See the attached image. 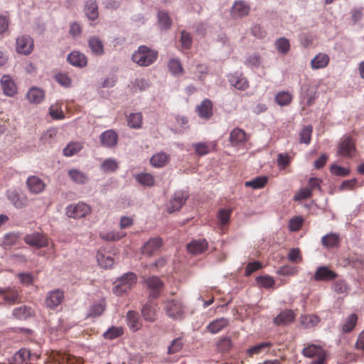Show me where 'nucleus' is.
<instances>
[{
  "instance_id": "338daca9",
  "label": "nucleus",
  "mask_w": 364,
  "mask_h": 364,
  "mask_svg": "<svg viewBox=\"0 0 364 364\" xmlns=\"http://www.w3.org/2000/svg\"><path fill=\"white\" fill-rule=\"evenodd\" d=\"M312 193L307 187L302 188L299 190L294 196L295 201L304 200L311 198Z\"/></svg>"
},
{
  "instance_id": "393cba45",
  "label": "nucleus",
  "mask_w": 364,
  "mask_h": 364,
  "mask_svg": "<svg viewBox=\"0 0 364 364\" xmlns=\"http://www.w3.org/2000/svg\"><path fill=\"white\" fill-rule=\"evenodd\" d=\"M127 323L130 330L134 332L137 331L142 326L138 313L134 311H129L127 312Z\"/></svg>"
},
{
  "instance_id": "7c9ffc66",
  "label": "nucleus",
  "mask_w": 364,
  "mask_h": 364,
  "mask_svg": "<svg viewBox=\"0 0 364 364\" xmlns=\"http://www.w3.org/2000/svg\"><path fill=\"white\" fill-rule=\"evenodd\" d=\"M321 243L327 248L338 247L340 243V237L336 233H329L322 237Z\"/></svg>"
},
{
  "instance_id": "bf43d9fd",
  "label": "nucleus",
  "mask_w": 364,
  "mask_h": 364,
  "mask_svg": "<svg viewBox=\"0 0 364 364\" xmlns=\"http://www.w3.org/2000/svg\"><path fill=\"white\" fill-rule=\"evenodd\" d=\"M183 346V339L182 337H178L172 341L171 345L168 346V353L169 354H174L180 351Z\"/></svg>"
},
{
  "instance_id": "a211bd4d",
  "label": "nucleus",
  "mask_w": 364,
  "mask_h": 364,
  "mask_svg": "<svg viewBox=\"0 0 364 364\" xmlns=\"http://www.w3.org/2000/svg\"><path fill=\"white\" fill-rule=\"evenodd\" d=\"M6 197L8 200L17 208L26 207L27 204V198L21 197L14 190H8L6 191Z\"/></svg>"
},
{
  "instance_id": "20e7f679",
  "label": "nucleus",
  "mask_w": 364,
  "mask_h": 364,
  "mask_svg": "<svg viewBox=\"0 0 364 364\" xmlns=\"http://www.w3.org/2000/svg\"><path fill=\"white\" fill-rule=\"evenodd\" d=\"M90 213V206L83 202L71 204L66 208L67 215L75 219L84 218Z\"/></svg>"
},
{
  "instance_id": "4be33fe9",
  "label": "nucleus",
  "mask_w": 364,
  "mask_h": 364,
  "mask_svg": "<svg viewBox=\"0 0 364 364\" xmlns=\"http://www.w3.org/2000/svg\"><path fill=\"white\" fill-rule=\"evenodd\" d=\"M146 283L148 287L151 290V296L154 298H157L164 286L161 279L157 277H151L146 279Z\"/></svg>"
},
{
  "instance_id": "6e6552de",
  "label": "nucleus",
  "mask_w": 364,
  "mask_h": 364,
  "mask_svg": "<svg viewBox=\"0 0 364 364\" xmlns=\"http://www.w3.org/2000/svg\"><path fill=\"white\" fill-rule=\"evenodd\" d=\"M64 299V292L60 289H55L48 293L45 303L48 308L55 309Z\"/></svg>"
},
{
  "instance_id": "f257e3e1",
  "label": "nucleus",
  "mask_w": 364,
  "mask_h": 364,
  "mask_svg": "<svg viewBox=\"0 0 364 364\" xmlns=\"http://www.w3.org/2000/svg\"><path fill=\"white\" fill-rule=\"evenodd\" d=\"M164 309L166 315L173 319H182L186 312V306L180 297L167 299Z\"/></svg>"
},
{
  "instance_id": "2eb2a0df",
  "label": "nucleus",
  "mask_w": 364,
  "mask_h": 364,
  "mask_svg": "<svg viewBox=\"0 0 364 364\" xmlns=\"http://www.w3.org/2000/svg\"><path fill=\"white\" fill-rule=\"evenodd\" d=\"M100 139L102 146L112 148L117 145L118 135L114 130L109 129L100 134Z\"/></svg>"
},
{
  "instance_id": "f704fd0d",
  "label": "nucleus",
  "mask_w": 364,
  "mask_h": 364,
  "mask_svg": "<svg viewBox=\"0 0 364 364\" xmlns=\"http://www.w3.org/2000/svg\"><path fill=\"white\" fill-rule=\"evenodd\" d=\"M143 116L141 112L131 113L127 118V124L130 128L140 129L142 127Z\"/></svg>"
},
{
  "instance_id": "39448f33",
  "label": "nucleus",
  "mask_w": 364,
  "mask_h": 364,
  "mask_svg": "<svg viewBox=\"0 0 364 364\" xmlns=\"http://www.w3.org/2000/svg\"><path fill=\"white\" fill-rule=\"evenodd\" d=\"M303 354L306 357L316 358L311 364H323L326 358L325 350L318 346L310 345L304 348Z\"/></svg>"
},
{
  "instance_id": "a878e982",
  "label": "nucleus",
  "mask_w": 364,
  "mask_h": 364,
  "mask_svg": "<svg viewBox=\"0 0 364 364\" xmlns=\"http://www.w3.org/2000/svg\"><path fill=\"white\" fill-rule=\"evenodd\" d=\"M162 240L159 237L150 239L143 247V252L151 255L159 250Z\"/></svg>"
},
{
  "instance_id": "2f4dec72",
  "label": "nucleus",
  "mask_w": 364,
  "mask_h": 364,
  "mask_svg": "<svg viewBox=\"0 0 364 364\" xmlns=\"http://www.w3.org/2000/svg\"><path fill=\"white\" fill-rule=\"evenodd\" d=\"M85 13L89 20L94 21L98 18V8L95 1L90 0L86 2Z\"/></svg>"
},
{
  "instance_id": "680f3d73",
  "label": "nucleus",
  "mask_w": 364,
  "mask_h": 364,
  "mask_svg": "<svg viewBox=\"0 0 364 364\" xmlns=\"http://www.w3.org/2000/svg\"><path fill=\"white\" fill-rule=\"evenodd\" d=\"M288 259L294 263H300L303 258L299 248H292L287 255Z\"/></svg>"
},
{
  "instance_id": "f03ea898",
  "label": "nucleus",
  "mask_w": 364,
  "mask_h": 364,
  "mask_svg": "<svg viewBox=\"0 0 364 364\" xmlns=\"http://www.w3.org/2000/svg\"><path fill=\"white\" fill-rule=\"evenodd\" d=\"M158 57V52L151 50L147 46H141L132 56V60L140 66H149L151 65Z\"/></svg>"
},
{
  "instance_id": "e2e57ef3",
  "label": "nucleus",
  "mask_w": 364,
  "mask_h": 364,
  "mask_svg": "<svg viewBox=\"0 0 364 364\" xmlns=\"http://www.w3.org/2000/svg\"><path fill=\"white\" fill-rule=\"evenodd\" d=\"M333 290L337 294H348L349 288L343 279H338L333 283Z\"/></svg>"
},
{
  "instance_id": "412c9836",
  "label": "nucleus",
  "mask_w": 364,
  "mask_h": 364,
  "mask_svg": "<svg viewBox=\"0 0 364 364\" xmlns=\"http://www.w3.org/2000/svg\"><path fill=\"white\" fill-rule=\"evenodd\" d=\"M170 156L164 152L154 154L150 159V164L155 168H162L168 164Z\"/></svg>"
},
{
  "instance_id": "79ce46f5",
  "label": "nucleus",
  "mask_w": 364,
  "mask_h": 364,
  "mask_svg": "<svg viewBox=\"0 0 364 364\" xmlns=\"http://www.w3.org/2000/svg\"><path fill=\"white\" fill-rule=\"evenodd\" d=\"M124 334L122 327L112 326L107 329L103 334L105 339L113 340L122 336Z\"/></svg>"
},
{
  "instance_id": "ddd939ff",
  "label": "nucleus",
  "mask_w": 364,
  "mask_h": 364,
  "mask_svg": "<svg viewBox=\"0 0 364 364\" xmlns=\"http://www.w3.org/2000/svg\"><path fill=\"white\" fill-rule=\"evenodd\" d=\"M26 186L29 191L34 194H38L43 192L46 188V184L43 181L36 176L28 177Z\"/></svg>"
},
{
  "instance_id": "4468645a",
  "label": "nucleus",
  "mask_w": 364,
  "mask_h": 364,
  "mask_svg": "<svg viewBox=\"0 0 364 364\" xmlns=\"http://www.w3.org/2000/svg\"><path fill=\"white\" fill-rule=\"evenodd\" d=\"M196 112L200 118L208 120L213 116V103L208 100H204L200 105L196 107Z\"/></svg>"
},
{
  "instance_id": "0e129e2a",
  "label": "nucleus",
  "mask_w": 364,
  "mask_h": 364,
  "mask_svg": "<svg viewBox=\"0 0 364 364\" xmlns=\"http://www.w3.org/2000/svg\"><path fill=\"white\" fill-rule=\"evenodd\" d=\"M298 269L290 265L282 266L277 271V274L282 276H294L296 275Z\"/></svg>"
},
{
  "instance_id": "6ab92c4d",
  "label": "nucleus",
  "mask_w": 364,
  "mask_h": 364,
  "mask_svg": "<svg viewBox=\"0 0 364 364\" xmlns=\"http://www.w3.org/2000/svg\"><path fill=\"white\" fill-rule=\"evenodd\" d=\"M295 314L291 310H285L274 318V323L277 326H286L294 321Z\"/></svg>"
},
{
  "instance_id": "1a4fd4ad",
  "label": "nucleus",
  "mask_w": 364,
  "mask_h": 364,
  "mask_svg": "<svg viewBox=\"0 0 364 364\" xmlns=\"http://www.w3.org/2000/svg\"><path fill=\"white\" fill-rule=\"evenodd\" d=\"M24 241L28 245L38 248L44 247L48 245L47 237L38 232L26 235L24 237Z\"/></svg>"
},
{
  "instance_id": "b1692460",
  "label": "nucleus",
  "mask_w": 364,
  "mask_h": 364,
  "mask_svg": "<svg viewBox=\"0 0 364 364\" xmlns=\"http://www.w3.org/2000/svg\"><path fill=\"white\" fill-rule=\"evenodd\" d=\"M157 306L156 304L146 303L141 309L144 320L153 322L156 319Z\"/></svg>"
},
{
  "instance_id": "c756f323",
  "label": "nucleus",
  "mask_w": 364,
  "mask_h": 364,
  "mask_svg": "<svg viewBox=\"0 0 364 364\" xmlns=\"http://www.w3.org/2000/svg\"><path fill=\"white\" fill-rule=\"evenodd\" d=\"M247 141L246 133L240 128L233 129L230 134V141L233 145L245 143Z\"/></svg>"
},
{
  "instance_id": "de8ad7c7",
  "label": "nucleus",
  "mask_w": 364,
  "mask_h": 364,
  "mask_svg": "<svg viewBox=\"0 0 364 364\" xmlns=\"http://www.w3.org/2000/svg\"><path fill=\"white\" fill-rule=\"evenodd\" d=\"M126 235L124 232L112 231L109 232L100 233V237L105 241H117L123 238Z\"/></svg>"
},
{
  "instance_id": "423d86ee",
  "label": "nucleus",
  "mask_w": 364,
  "mask_h": 364,
  "mask_svg": "<svg viewBox=\"0 0 364 364\" xmlns=\"http://www.w3.org/2000/svg\"><path fill=\"white\" fill-rule=\"evenodd\" d=\"M33 49V39L26 35H23L17 38L16 41V50L17 53L23 55L30 54Z\"/></svg>"
},
{
  "instance_id": "f8f14e48",
  "label": "nucleus",
  "mask_w": 364,
  "mask_h": 364,
  "mask_svg": "<svg viewBox=\"0 0 364 364\" xmlns=\"http://www.w3.org/2000/svg\"><path fill=\"white\" fill-rule=\"evenodd\" d=\"M228 81L231 86L239 90H245L249 87V82L242 73H235L228 75Z\"/></svg>"
},
{
  "instance_id": "c03bdc74",
  "label": "nucleus",
  "mask_w": 364,
  "mask_h": 364,
  "mask_svg": "<svg viewBox=\"0 0 364 364\" xmlns=\"http://www.w3.org/2000/svg\"><path fill=\"white\" fill-rule=\"evenodd\" d=\"M292 95L289 92L282 91L275 96L276 102L280 106H286L291 103Z\"/></svg>"
},
{
  "instance_id": "c9c22d12",
  "label": "nucleus",
  "mask_w": 364,
  "mask_h": 364,
  "mask_svg": "<svg viewBox=\"0 0 364 364\" xmlns=\"http://www.w3.org/2000/svg\"><path fill=\"white\" fill-rule=\"evenodd\" d=\"M88 44L94 54L97 55H102L104 53L103 43L97 37H91L89 39Z\"/></svg>"
},
{
  "instance_id": "5fc2aeb1",
  "label": "nucleus",
  "mask_w": 364,
  "mask_h": 364,
  "mask_svg": "<svg viewBox=\"0 0 364 364\" xmlns=\"http://www.w3.org/2000/svg\"><path fill=\"white\" fill-rule=\"evenodd\" d=\"M30 351L26 348L20 349L17 353H15L14 358L17 364H23L30 358Z\"/></svg>"
},
{
  "instance_id": "9d476101",
  "label": "nucleus",
  "mask_w": 364,
  "mask_h": 364,
  "mask_svg": "<svg viewBox=\"0 0 364 364\" xmlns=\"http://www.w3.org/2000/svg\"><path fill=\"white\" fill-rule=\"evenodd\" d=\"M337 277V273L330 269L329 267L321 266L317 268L314 279L315 281L330 282L336 279Z\"/></svg>"
},
{
  "instance_id": "58836bf2",
  "label": "nucleus",
  "mask_w": 364,
  "mask_h": 364,
  "mask_svg": "<svg viewBox=\"0 0 364 364\" xmlns=\"http://www.w3.org/2000/svg\"><path fill=\"white\" fill-rule=\"evenodd\" d=\"M68 176L72 179V181L78 184H84L87 180V176L77 169H71L68 171Z\"/></svg>"
},
{
  "instance_id": "8fccbe9b",
  "label": "nucleus",
  "mask_w": 364,
  "mask_h": 364,
  "mask_svg": "<svg viewBox=\"0 0 364 364\" xmlns=\"http://www.w3.org/2000/svg\"><path fill=\"white\" fill-rule=\"evenodd\" d=\"M136 180L143 186H152L154 184V176L147 173H141L135 176Z\"/></svg>"
},
{
  "instance_id": "774afa93",
  "label": "nucleus",
  "mask_w": 364,
  "mask_h": 364,
  "mask_svg": "<svg viewBox=\"0 0 364 364\" xmlns=\"http://www.w3.org/2000/svg\"><path fill=\"white\" fill-rule=\"evenodd\" d=\"M169 70L173 75H180L183 73V68L180 61L177 59H171L168 62Z\"/></svg>"
},
{
  "instance_id": "e433bc0d",
  "label": "nucleus",
  "mask_w": 364,
  "mask_h": 364,
  "mask_svg": "<svg viewBox=\"0 0 364 364\" xmlns=\"http://www.w3.org/2000/svg\"><path fill=\"white\" fill-rule=\"evenodd\" d=\"M83 148V143L80 141L70 142L63 149V154L66 156H72L77 154Z\"/></svg>"
},
{
  "instance_id": "dca6fc26",
  "label": "nucleus",
  "mask_w": 364,
  "mask_h": 364,
  "mask_svg": "<svg viewBox=\"0 0 364 364\" xmlns=\"http://www.w3.org/2000/svg\"><path fill=\"white\" fill-rule=\"evenodd\" d=\"M208 245L205 239L194 240L187 245V250L193 255H199L207 250Z\"/></svg>"
},
{
  "instance_id": "052dcab7",
  "label": "nucleus",
  "mask_w": 364,
  "mask_h": 364,
  "mask_svg": "<svg viewBox=\"0 0 364 364\" xmlns=\"http://www.w3.org/2000/svg\"><path fill=\"white\" fill-rule=\"evenodd\" d=\"M55 80L63 87H69L71 86L72 80L66 73H59L56 74Z\"/></svg>"
},
{
  "instance_id": "3c124183",
  "label": "nucleus",
  "mask_w": 364,
  "mask_h": 364,
  "mask_svg": "<svg viewBox=\"0 0 364 364\" xmlns=\"http://www.w3.org/2000/svg\"><path fill=\"white\" fill-rule=\"evenodd\" d=\"M158 21L161 28L168 30L171 26V20L168 14L165 11H159Z\"/></svg>"
},
{
  "instance_id": "bb28decb",
  "label": "nucleus",
  "mask_w": 364,
  "mask_h": 364,
  "mask_svg": "<svg viewBox=\"0 0 364 364\" xmlns=\"http://www.w3.org/2000/svg\"><path fill=\"white\" fill-rule=\"evenodd\" d=\"M329 57L327 54L319 53L311 61L312 69L318 70L326 68L329 63Z\"/></svg>"
},
{
  "instance_id": "603ef678",
  "label": "nucleus",
  "mask_w": 364,
  "mask_h": 364,
  "mask_svg": "<svg viewBox=\"0 0 364 364\" xmlns=\"http://www.w3.org/2000/svg\"><path fill=\"white\" fill-rule=\"evenodd\" d=\"M272 346V343L270 342H263L255 345L247 350V354L250 356H252L256 354H259L265 349H269Z\"/></svg>"
},
{
  "instance_id": "a18cd8bd",
  "label": "nucleus",
  "mask_w": 364,
  "mask_h": 364,
  "mask_svg": "<svg viewBox=\"0 0 364 364\" xmlns=\"http://www.w3.org/2000/svg\"><path fill=\"white\" fill-rule=\"evenodd\" d=\"M358 321V316L355 314H350L346 318L342 326V330L344 333L350 332L355 326Z\"/></svg>"
},
{
  "instance_id": "09e8293b",
  "label": "nucleus",
  "mask_w": 364,
  "mask_h": 364,
  "mask_svg": "<svg viewBox=\"0 0 364 364\" xmlns=\"http://www.w3.org/2000/svg\"><path fill=\"white\" fill-rule=\"evenodd\" d=\"M275 47L279 53L285 55L290 49V43L287 38L282 37L276 41Z\"/></svg>"
},
{
  "instance_id": "473e14b6",
  "label": "nucleus",
  "mask_w": 364,
  "mask_h": 364,
  "mask_svg": "<svg viewBox=\"0 0 364 364\" xmlns=\"http://www.w3.org/2000/svg\"><path fill=\"white\" fill-rule=\"evenodd\" d=\"M99 265L105 269L110 268L114 263V258L106 255L102 250H99L96 255Z\"/></svg>"
},
{
  "instance_id": "c85d7f7f",
  "label": "nucleus",
  "mask_w": 364,
  "mask_h": 364,
  "mask_svg": "<svg viewBox=\"0 0 364 364\" xmlns=\"http://www.w3.org/2000/svg\"><path fill=\"white\" fill-rule=\"evenodd\" d=\"M250 8L245 1H236L232 9V14L235 16L242 18L248 15Z\"/></svg>"
},
{
  "instance_id": "a19ab883",
  "label": "nucleus",
  "mask_w": 364,
  "mask_h": 364,
  "mask_svg": "<svg viewBox=\"0 0 364 364\" xmlns=\"http://www.w3.org/2000/svg\"><path fill=\"white\" fill-rule=\"evenodd\" d=\"M0 294L4 295V299L10 304L17 302L19 299L18 292L14 289H2Z\"/></svg>"
},
{
  "instance_id": "13d9d810",
  "label": "nucleus",
  "mask_w": 364,
  "mask_h": 364,
  "mask_svg": "<svg viewBox=\"0 0 364 364\" xmlns=\"http://www.w3.org/2000/svg\"><path fill=\"white\" fill-rule=\"evenodd\" d=\"M196 154L200 156L208 154L213 148L211 144L197 143L193 145Z\"/></svg>"
},
{
  "instance_id": "f3484780",
  "label": "nucleus",
  "mask_w": 364,
  "mask_h": 364,
  "mask_svg": "<svg viewBox=\"0 0 364 364\" xmlns=\"http://www.w3.org/2000/svg\"><path fill=\"white\" fill-rule=\"evenodd\" d=\"M1 85L4 93L7 96L13 97L17 92V87L9 75L1 77Z\"/></svg>"
},
{
  "instance_id": "864d4df0",
  "label": "nucleus",
  "mask_w": 364,
  "mask_h": 364,
  "mask_svg": "<svg viewBox=\"0 0 364 364\" xmlns=\"http://www.w3.org/2000/svg\"><path fill=\"white\" fill-rule=\"evenodd\" d=\"M255 280L260 287L265 289L271 288L275 284L274 279L269 275L259 276L256 277Z\"/></svg>"
},
{
  "instance_id": "7ed1b4c3",
  "label": "nucleus",
  "mask_w": 364,
  "mask_h": 364,
  "mask_svg": "<svg viewBox=\"0 0 364 364\" xmlns=\"http://www.w3.org/2000/svg\"><path fill=\"white\" fill-rule=\"evenodd\" d=\"M137 282V276L134 272H127L114 282L113 291L116 294H122L133 288Z\"/></svg>"
},
{
  "instance_id": "5701e85b",
  "label": "nucleus",
  "mask_w": 364,
  "mask_h": 364,
  "mask_svg": "<svg viewBox=\"0 0 364 364\" xmlns=\"http://www.w3.org/2000/svg\"><path fill=\"white\" fill-rule=\"evenodd\" d=\"M26 97L30 103L39 104L43 100L45 93L43 90L33 87L28 91Z\"/></svg>"
},
{
  "instance_id": "ea45409f",
  "label": "nucleus",
  "mask_w": 364,
  "mask_h": 364,
  "mask_svg": "<svg viewBox=\"0 0 364 364\" xmlns=\"http://www.w3.org/2000/svg\"><path fill=\"white\" fill-rule=\"evenodd\" d=\"M268 178L267 176H258L251 181H246L245 186L251 187L253 189H260L264 188L267 183Z\"/></svg>"
},
{
  "instance_id": "49530a36",
  "label": "nucleus",
  "mask_w": 364,
  "mask_h": 364,
  "mask_svg": "<svg viewBox=\"0 0 364 364\" xmlns=\"http://www.w3.org/2000/svg\"><path fill=\"white\" fill-rule=\"evenodd\" d=\"M313 127L311 125L305 126L299 133V141L301 144H309L311 139Z\"/></svg>"
},
{
  "instance_id": "69168bd1",
  "label": "nucleus",
  "mask_w": 364,
  "mask_h": 364,
  "mask_svg": "<svg viewBox=\"0 0 364 364\" xmlns=\"http://www.w3.org/2000/svg\"><path fill=\"white\" fill-rule=\"evenodd\" d=\"M304 220L300 216H296L291 218L289 222V228L291 231H299L303 225Z\"/></svg>"
},
{
  "instance_id": "6e6d98bb",
  "label": "nucleus",
  "mask_w": 364,
  "mask_h": 364,
  "mask_svg": "<svg viewBox=\"0 0 364 364\" xmlns=\"http://www.w3.org/2000/svg\"><path fill=\"white\" fill-rule=\"evenodd\" d=\"M101 168L104 172H114L118 168V163L114 159H107L102 164Z\"/></svg>"
},
{
  "instance_id": "72a5a7b5",
  "label": "nucleus",
  "mask_w": 364,
  "mask_h": 364,
  "mask_svg": "<svg viewBox=\"0 0 364 364\" xmlns=\"http://www.w3.org/2000/svg\"><path fill=\"white\" fill-rule=\"evenodd\" d=\"M232 213V208H221L218 210L217 218L222 229L229 224Z\"/></svg>"
},
{
  "instance_id": "4c0bfd02",
  "label": "nucleus",
  "mask_w": 364,
  "mask_h": 364,
  "mask_svg": "<svg viewBox=\"0 0 364 364\" xmlns=\"http://www.w3.org/2000/svg\"><path fill=\"white\" fill-rule=\"evenodd\" d=\"M33 313V309L26 306L17 307L13 311L14 316L20 320L28 318L32 316Z\"/></svg>"
},
{
  "instance_id": "37998d69",
  "label": "nucleus",
  "mask_w": 364,
  "mask_h": 364,
  "mask_svg": "<svg viewBox=\"0 0 364 364\" xmlns=\"http://www.w3.org/2000/svg\"><path fill=\"white\" fill-rule=\"evenodd\" d=\"M105 310V300H101L98 303H95L92 305L89 310L88 316L90 317H97L100 316L102 314V313Z\"/></svg>"
},
{
  "instance_id": "9b49d317",
  "label": "nucleus",
  "mask_w": 364,
  "mask_h": 364,
  "mask_svg": "<svg viewBox=\"0 0 364 364\" xmlns=\"http://www.w3.org/2000/svg\"><path fill=\"white\" fill-rule=\"evenodd\" d=\"M188 198V193L185 191H178L173 195L171 199L168 207L169 213H172L181 209Z\"/></svg>"
},
{
  "instance_id": "cd10ccee",
  "label": "nucleus",
  "mask_w": 364,
  "mask_h": 364,
  "mask_svg": "<svg viewBox=\"0 0 364 364\" xmlns=\"http://www.w3.org/2000/svg\"><path fill=\"white\" fill-rule=\"evenodd\" d=\"M68 60L71 65L77 67H84L87 63L86 56L77 51L70 53L68 56Z\"/></svg>"
},
{
  "instance_id": "4d7b16f0",
  "label": "nucleus",
  "mask_w": 364,
  "mask_h": 364,
  "mask_svg": "<svg viewBox=\"0 0 364 364\" xmlns=\"http://www.w3.org/2000/svg\"><path fill=\"white\" fill-rule=\"evenodd\" d=\"M301 321L306 328H311L319 323L320 318L316 315H306L301 317Z\"/></svg>"
},
{
  "instance_id": "aec40b11",
  "label": "nucleus",
  "mask_w": 364,
  "mask_h": 364,
  "mask_svg": "<svg viewBox=\"0 0 364 364\" xmlns=\"http://www.w3.org/2000/svg\"><path fill=\"white\" fill-rule=\"evenodd\" d=\"M229 325V320L225 318H220L215 319L212 322H210L206 327V329L210 333L215 334L225 328H226Z\"/></svg>"
},
{
  "instance_id": "0eeeda50",
  "label": "nucleus",
  "mask_w": 364,
  "mask_h": 364,
  "mask_svg": "<svg viewBox=\"0 0 364 364\" xmlns=\"http://www.w3.org/2000/svg\"><path fill=\"white\" fill-rule=\"evenodd\" d=\"M355 151V141L350 136H346L341 139L338 149V154L340 156L351 158Z\"/></svg>"
}]
</instances>
